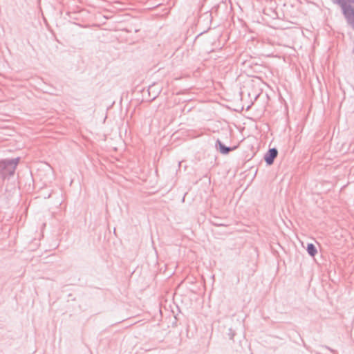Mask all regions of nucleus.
Returning <instances> with one entry per match:
<instances>
[{
	"label": "nucleus",
	"instance_id": "f257e3e1",
	"mask_svg": "<svg viewBox=\"0 0 354 354\" xmlns=\"http://www.w3.org/2000/svg\"><path fill=\"white\" fill-rule=\"evenodd\" d=\"M20 158H15L0 160V177L3 179L10 178L15 174Z\"/></svg>",
	"mask_w": 354,
	"mask_h": 354
},
{
	"label": "nucleus",
	"instance_id": "f03ea898",
	"mask_svg": "<svg viewBox=\"0 0 354 354\" xmlns=\"http://www.w3.org/2000/svg\"><path fill=\"white\" fill-rule=\"evenodd\" d=\"M278 155V151L276 148L270 149L265 154L264 160L268 165L273 164L274 159Z\"/></svg>",
	"mask_w": 354,
	"mask_h": 354
},
{
	"label": "nucleus",
	"instance_id": "7ed1b4c3",
	"mask_svg": "<svg viewBox=\"0 0 354 354\" xmlns=\"http://www.w3.org/2000/svg\"><path fill=\"white\" fill-rule=\"evenodd\" d=\"M216 147L218 149L220 152L223 154H227L230 151L233 150V148L226 147L220 140H217Z\"/></svg>",
	"mask_w": 354,
	"mask_h": 354
},
{
	"label": "nucleus",
	"instance_id": "20e7f679",
	"mask_svg": "<svg viewBox=\"0 0 354 354\" xmlns=\"http://www.w3.org/2000/svg\"><path fill=\"white\" fill-rule=\"evenodd\" d=\"M307 252L311 256L314 257L317 253V249L315 245H307Z\"/></svg>",
	"mask_w": 354,
	"mask_h": 354
},
{
	"label": "nucleus",
	"instance_id": "39448f33",
	"mask_svg": "<svg viewBox=\"0 0 354 354\" xmlns=\"http://www.w3.org/2000/svg\"><path fill=\"white\" fill-rule=\"evenodd\" d=\"M325 348H326V349L329 350V351H330V352H332L333 353H336V351H335V350H333V349L330 348V347H328V346H325Z\"/></svg>",
	"mask_w": 354,
	"mask_h": 354
},
{
	"label": "nucleus",
	"instance_id": "423d86ee",
	"mask_svg": "<svg viewBox=\"0 0 354 354\" xmlns=\"http://www.w3.org/2000/svg\"><path fill=\"white\" fill-rule=\"evenodd\" d=\"M234 334H232V336H231L230 339H233Z\"/></svg>",
	"mask_w": 354,
	"mask_h": 354
},
{
	"label": "nucleus",
	"instance_id": "0eeeda50",
	"mask_svg": "<svg viewBox=\"0 0 354 354\" xmlns=\"http://www.w3.org/2000/svg\"><path fill=\"white\" fill-rule=\"evenodd\" d=\"M353 53H354V48H353Z\"/></svg>",
	"mask_w": 354,
	"mask_h": 354
}]
</instances>
